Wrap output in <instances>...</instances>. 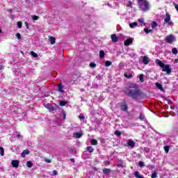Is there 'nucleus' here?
Here are the masks:
<instances>
[{
	"instance_id": "f257e3e1",
	"label": "nucleus",
	"mask_w": 178,
	"mask_h": 178,
	"mask_svg": "<svg viewBox=\"0 0 178 178\" xmlns=\"http://www.w3.org/2000/svg\"><path fill=\"white\" fill-rule=\"evenodd\" d=\"M124 94L127 97H130L132 99H138L141 95H143V92L138 89V85L136 83H131L129 86V88L124 90Z\"/></svg>"
},
{
	"instance_id": "f03ea898",
	"label": "nucleus",
	"mask_w": 178,
	"mask_h": 178,
	"mask_svg": "<svg viewBox=\"0 0 178 178\" xmlns=\"http://www.w3.org/2000/svg\"><path fill=\"white\" fill-rule=\"evenodd\" d=\"M155 62L158 66L163 68L162 72H165L167 74H170V73H172V69L170 68V65L163 63V62L161 61L159 59L156 60Z\"/></svg>"
},
{
	"instance_id": "7ed1b4c3",
	"label": "nucleus",
	"mask_w": 178,
	"mask_h": 178,
	"mask_svg": "<svg viewBox=\"0 0 178 178\" xmlns=\"http://www.w3.org/2000/svg\"><path fill=\"white\" fill-rule=\"evenodd\" d=\"M138 5L142 12H147L149 9V3L147 0H138Z\"/></svg>"
},
{
	"instance_id": "20e7f679",
	"label": "nucleus",
	"mask_w": 178,
	"mask_h": 178,
	"mask_svg": "<svg viewBox=\"0 0 178 178\" xmlns=\"http://www.w3.org/2000/svg\"><path fill=\"white\" fill-rule=\"evenodd\" d=\"M165 23H168L170 26L171 24H173V22L170 20V14H169V12H165V18L164 19Z\"/></svg>"
},
{
	"instance_id": "39448f33",
	"label": "nucleus",
	"mask_w": 178,
	"mask_h": 178,
	"mask_svg": "<svg viewBox=\"0 0 178 178\" xmlns=\"http://www.w3.org/2000/svg\"><path fill=\"white\" fill-rule=\"evenodd\" d=\"M173 41H175V36H173V35H169L166 36L165 42L168 44H172V42H173Z\"/></svg>"
},
{
	"instance_id": "423d86ee",
	"label": "nucleus",
	"mask_w": 178,
	"mask_h": 178,
	"mask_svg": "<svg viewBox=\"0 0 178 178\" xmlns=\"http://www.w3.org/2000/svg\"><path fill=\"white\" fill-rule=\"evenodd\" d=\"M120 109L123 112H127L129 106H127V102H126V101H124L123 103L120 105Z\"/></svg>"
},
{
	"instance_id": "0eeeda50",
	"label": "nucleus",
	"mask_w": 178,
	"mask_h": 178,
	"mask_svg": "<svg viewBox=\"0 0 178 178\" xmlns=\"http://www.w3.org/2000/svg\"><path fill=\"white\" fill-rule=\"evenodd\" d=\"M128 147H130V148H134L136 147V142L131 139H129L127 140Z\"/></svg>"
},
{
	"instance_id": "6e6552de",
	"label": "nucleus",
	"mask_w": 178,
	"mask_h": 178,
	"mask_svg": "<svg viewBox=\"0 0 178 178\" xmlns=\"http://www.w3.org/2000/svg\"><path fill=\"white\" fill-rule=\"evenodd\" d=\"M19 160H13L11 161V165L13 168H15V169H17V168H19Z\"/></svg>"
},
{
	"instance_id": "1a4fd4ad",
	"label": "nucleus",
	"mask_w": 178,
	"mask_h": 178,
	"mask_svg": "<svg viewBox=\"0 0 178 178\" xmlns=\"http://www.w3.org/2000/svg\"><path fill=\"white\" fill-rule=\"evenodd\" d=\"M111 41L114 43H116L119 41V37L116 34H112L111 35Z\"/></svg>"
},
{
	"instance_id": "9d476101",
	"label": "nucleus",
	"mask_w": 178,
	"mask_h": 178,
	"mask_svg": "<svg viewBox=\"0 0 178 178\" xmlns=\"http://www.w3.org/2000/svg\"><path fill=\"white\" fill-rule=\"evenodd\" d=\"M131 44H133V38H131L127 39L124 42V45H125V47H129V45H131Z\"/></svg>"
},
{
	"instance_id": "9b49d317",
	"label": "nucleus",
	"mask_w": 178,
	"mask_h": 178,
	"mask_svg": "<svg viewBox=\"0 0 178 178\" xmlns=\"http://www.w3.org/2000/svg\"><path fill=\"white\" fill-rule=\"evenodd\" d=\"M45 108H47V109H48L49 111H55L56 109V107H54V106L47 104L46 105H44Z\"/></svg>"
},
{
	"instance_id": "f8f14e48",
	"label": "nucleus",
	"mask_w": 178,
	"mask_h": 178,
	"mask_svg": "<svg viewBox=\"0 0 178 178\" xmlns=\"http://www.w3.org/2000/svg\"><path fill=\"white\" fill-rule=\"evenodd\" d=\"M49 41L51 45H54L55 42H56V38H55L54 36L49 37Z\"/></svg>"
},
{
	"instance_id": "ddd939ff",
	"label": "nucleus",
	"mask_w": 178,
	"mask_h": 178,
	"mask_svg": "<svg viewBox=\"0 0 178 178\" xmlns=\"http://www.w3.org/2000/svg\"><path fill=\"white\" fill-rule=\"evenodd\" d=\"M26 155H30V152L29 149H25L24 150L22 154H21V156L22 158H25L26 157Z\"/></svg>"
},
{
	"instance_id": "4468645a",
	"label": "nucleus",
	"mask_w": 178,
	"mask_h": 178,
	"mask_svg": "<svg viewBox=\"0 0 178 178\" xmlns=\"http://www.w3.org/2000/svg\"><path fill=\"white\" fill-rule=\"evenodd\" d=\"M143 63L144 65H148L149 63V58H148L147 56H144Z\"/></svg>"
},
{
	"instance_id": "2eb2a0df",
	"label": "nucleus",
	"mask_w": 178,
	"mask_h": 178,
	"mask_svg": "<svg viewBox=\"0 0 178 178\" xmlns=\"http://www.w3.org/2000/svg\"><path fill=\"white\" fill-rule=\"evenodd\" d=\"M156 86L157 87V88H158L159 90H160V91H164V90H163V86H162V84H161V83L156 82Z\"/></svg>"
},
{
	"instance_id": "dca6fc26",
	"label": "nucleus",
	"mask_w": 178,
	"mask_h": 178,
	"mask_svg": "<svg viewBox=\"0 0 178 178\" xmlns=\"http://www.w3.org/2000/svg\"><path fill=\"white\" fill-rule=\"evenodd\" d=\"M111 168H104L103 169L104 175H109V173H111Z\"/></svg>"
},
{
	"instance_id": "f3484780",
	"label": "nucleus",
	"mask_w": 178,
	"mask_h": 178,
	"mask_svg": "<svg viewBox=\"0 0 178 178\" xmlns=\"http://www.w3.org/2000/svg\"><path fill=\"white\" fill-rule=\"evenodd\" d=\"M86 150L88 151V152L92 153V152H94L95 149L91 146H88L86 147Z\"/></svg>"
},
{
	"instance_id": "a211bd4d",
	"label": "nucleus",
	"mask_w": 178,
	"mask_h": 178,
	"mask_svg": "<svg viewBox=\"0 0 178 178\" xmlns=\"http://www.w3.org/2000/svg\"><path fill=\"white\" fill-rule=\"evenodd\" d=\"M99 58L101 59H104V58H105V51H104V50H101L99 51Z\"/></svg>"
},
{
	"instance_id": "6ab92c4d",
	"label": "nucleus",
	"mask_w": 178,
	"mask_h": 178,
	"mask_svg": "<svg viewBox=\"0 0 178 178\" xmlns=\"http://www.w3.org/2000/svg\"><path fill=\"white\" fill-rule=\"evenodd\" d=\"M135 177H136V178H144V176L140 175V172L136 171L135 172Z\"/></svg>"
},
{
	"instance_id": "aec40b11",
	"label": "nucleus",
	"mask_w": 178,
	"mask_h": 178,
	"mask_svg": "<svg viewBox=\"0 0 178 178\" xmlns=\"http://www.w3.org/2000/svg\"><path fill=\"white\" fill-rule=\"evenodd\" d=\"M137 26H138V23H137V22H133V23L129 24V27L131 29H133L134 27H137Z\"/></svg>"
},
{
	"instance_id": "412c9836",
	"label": "nucleus",
	"mask_w": 178,
	"mask_h": 178,
	"mask_svg": "<svg viewBox=\"0 0 178 178\" xmlns=\"http://www.w3.org/2000/svg\"><path fill=\"white\" fill-rule=\"evenodd\" d=\"M62 88H63V86L60 83L58 86V91H59V92H63V90H62Z\"/></svg>"
},
{
	"instance_id": "4be33fe9",
	"label": "nucleus",
	"mask_w": 178,
	"mask_h": 178,
	"mask_svg": "<svg viewBox=\"0 0 178 178\" xmlns=\"http://www.w3.org/2000/svg\"><path fill=\"white\" fill-rule=\"evenodd\" d=\"M90 143L91 145H98V140L96 139H92Z\"/></svg>"
},
{
	"instance_id": "5701e85b",
	"label": "nucleus",
	"mask_w": 178,
	"mask_h": 178,
	"mask_svg": "<svg viewBox=\"0 0 178 178\" xmlns=\"http://www.w3.org/2000/svg\"><path fill=\"white\" fill-rule=\"evenodd\" d=\"M144 31H145V33H146V34H149V33H152L154 31V30L144 28Z\"/></svg>"
},
{
	"instance_id": "b1692460",
	"label": "nucleus",
	"mask_w": 178,
	"mask_h": 178,
	"mask_svg": "<svg viewBox=\"0 0 178 178\" xmlns=\"http://www.w3.org/2000/svg\"><path fill=\"white\" fill-rule=\"evenodd\" d=\"M105 66L106 67H109V66H112V62L111 61H109V60H106V62H105Z\"/></svg>"
},
{
	"instance_id": "393cba45",
	"label": "nucleus",
	"mask_w": 178,
	"mask_h": 178,
	"mask_svg": "<svg viewBox=\"0 0 178 178\" xmlns=\"http://www.w3.org/2000/svg\"><path fill=\"white\" fill-rule=\"evenodd\" d=\"M83 134H84L77 132V133L74 134V137H76V138H80L81 137V136H83Z\"/></svg>"
},
{
	"instance_id": "a878e982",
	"label": "nucleus",
	"mask_w": 178,
	"mask_h": 178,
	"mask_svg": "<svg viewBox=\"0 0 178 178\" xmlns=\"http://www.w3.org/2000/svg\"><path fill=\"white\" fill-rule=\"evenodd\" d=\"M114 134L115 136H117V137H120L122 136V132H120V131L116 130Z\"/></svg>"
},
{
	"instance_id": "bb28decb",
	"label": "nucleus",
	"mask_w": 178,
	"mask_h": 178,
	"mask_svg": "<svg viewBox=\"0 0 178 178\" xmlns=\"http://www.w3.org/2000/svg\"><path fill=\"white\" fill-rule=\"evenodd\" d=\"M152 27L153 29H156V27H158V23L154 21L152 22Z\"/></svg>"
},
{
	"instance_id": "cd10ccee",
	"label": "nucleus",
	"mask_w": 178,
	"mask_h": 178,
	"mask_svg": "<svg viewBox=\"0 0 178 178\" xmlns=\"http://www.w3.org/2000/svg\"><path fill=\"white\" fill-rule=\"evenodd\" d=\"M31 55L33 58H38V54H37L35 52H34L33 51H31Z\"/></svg>"
},
{
	"instance_id": "c85d7f7f",
	"label": "nucleus",
	"mask_w": 178,
	"mask_h": 178,
	"mask_svg": "<svg viewBox=\"0 0 178 178\" xmlns=\"http://www.w3.org/2000/svg\"><path fill=\"white\" fill-rule=\"evenodd\" d=\"M124 77H126L127 79H131V77H133V74H124Z\"/></svg>"
},
{
	"instance_id": "c756f323",
	"label": "nucleus",
	"mask_w": 178,
	"mask_h": 178,
	"mask_svg": "<svg viewBox=\"0 0 178 178\" xmlns=\"http://www.w3.org/2000/svg\"><path fill=\"white\" fill-rule=\"evenodd\" d=\"M172 54H174V55H177V52H178L177 48H176V47L172 48Z\"/></svg>"
},
{
	"instance_id": "7c9ffc66",
	"label": "nucleus",
	"mask_w": 178,
	"mask_h": 178,
	"mask_svg": "<svg viewBox=\"0 0 178 178\" xmlns=\"http://www.w3.org/2000/svg\"><path fill=\"white\" fill-rule=\"evenodd\" d=\"M0 151H1L0 154H1V156H3V155L5 154V149H3V147L0 146Z\"/></svg>"
},
{
	"instance_id": "2f4dec72",
	"label": "nucleus",
	"mask_w": 178,
	"mask_h": 178,
	"mask_svg": "<svg viewBox=\"0 0 178 178\" xmlns=\"http://www.w3.org/2000/svg\"><path fill=\"white\" fill-rule=\"evenodd\" d=\"M139 79H140V83H144V74H140V76H139Z\"/></svg>"
},
{
	"instance_id": "473e14b6",
	"label": "nucleus",
	"mask_w": 178,
	"mask_h": 178,
	"mask_svg": "<svg viewBox=\"0 0 178 178\" xmlns=\"http://www.w3.org/2000/svg\"><path fill=\"white\" fill-rule=\"evenodd\" d=\"M67 104V102H66L65 101H60L59 103L60 106H65V105H66Z\"/></svg>"
},
{
	"instance_id": "72a5a7b5",
	"label": "nucleus",
	"mask_w": 178,
	"mask_h": 178,
	"mask_svg": "<svg viewBox=\"0 0 178 178\" xmlns=\"http://www.w3.org/2000/svg\"><path fill=\"white\" fill-rule=\"evenodd\" d=\"M26 165L28 168H33V163L31 161H27L26 162Z\"/></svg>"
},
{
	"instance_id": "f704fd0d",
	"label": "nucleus",
	"mask_w": 178,
	"mask_h": 178,
	"mask_svg": "<svg viewBox=\"0 0 178 178\" xmlns=\"http://www.w3.org/2000/svg\"><path fill=\"white\" fill-rule=\"evenodd\" d=\"M170 149V147L166 145L164 146V151L168 154V152H169V149Z\"/></svg>"
},
{
	"instance_id": "c9c22d12",
	"label": "nucleus",
	"mask_w": 178,
	"mask_h": 178,
	"mask_svg": "<svg viewBox=\"0 0 178 178\" xmlns=\"http://www.w3.org/2000/svg\"><path fill=\"white\" fill-rule=\"evenodd\" d=\"M17 24L18 29H22V27L23 26V24L22 23V22H20V21L17 22Z\"/></svg>"
},
{
	"instance_id": "e433bc0d",
	"label": "nucleus",
	"mask_w": 178,
	"mask_h": 178,
	"mask_svg": "<svg viewBox=\"0 0 178 178\" xmlns=\"http://www.w3.org/2000/svg\"><path fill=\"white\" fill-rule=\"evenodd\" d=\"M90 66L92 67V69H95V67H97V64L95 63H90Z\"/></svg>"
},
{
	"instance_id": "4c0bfd02",
	"label": "nucleus",
	"mask_w": 178,
	"mask_h": 178,
	"mask_svg": "<svg viewBox=\"0 0 178 178\" xmlns=\"http://www.w3.org/2000/svg\"><path fill=\"white\" fill-rule=\"evenodd\" d=\"M152 178H156L158 177V175L156 174V172H154L152 174V176H151Z\"/></svg>"
},
{
	"instance_id": "58836bf2",
	"label": "nucleus",
	"mask_w": 178,
	"mask_h": 178,
	"mask_svg": "<svg viewBox=\"0 0 178 178\" xmlns=\"http://www.w3.org/2000/svg\"><path fill=\"white\" fill-rule=\"evenodd\" d=\"M15 37H17V38L18 40H21L22 39V35H20L19 33L15 34Z\"/></svg>"
},
{
	"instance_id": "ea45409f",
	"label": "nucleus",
	"mask_w": 178,
	"mask_h": 178,
	"mask_svg": "<svg viewBox=\"0 0 178 178\" xmlns=\"http://www.w3.org/2000/svg\"><path fill=\"white\" fill-rule=\"evenodd\" d=\"M33 20H38V19H40V17L37 16V15H33L32 17Z\"/></svg>"
},
{
	"instance_id": "a19ab883",
	"label": "nucleus",
	"mask_w": 178,
	"mask_h": 178,
	"mask_svg": "<svg viewBox=\"0 0 178 178\" xmlns=\"http://www.w3.org/2000/svg\"><path fill=\"white\" fill-rule=\"evenodd\" d=\"M138 165L140 166V168L145 166V165H144V162H143V161H139Z\"/></svg>"
},
{
	"instance_id": "79ce46f5",
	"label": "nucleus",
	"mask_w": 178,
	"mask_h": 178,
	"mask_svg": "<svg viewBox=\"0 0 178 178\" xmlns=\"http://www.w3.org/2000/svg\"><path fill=\"white\" fill-rule=\"evenodd\" d=\"M79 119H80V120H84L86 117L84 115H79Z\"/></svg>"
},
{
	"instance_id": "37998d69",
	"label": "nucleus",
	"mask_w": 178,
	"mask_h": 178,
	"mask_svg": "<svg viewBox=\"0 0 178 178\" xmlns=\"http://www.w3.org/2000/svg\"><path fill=\"white\" fill-rule=\"evenodd\" d=\"M57 175H58V171L54 170L52 171V175H53V176H56Z\"/></svg>"
},
{
	"instance_id": "c03bdc74",
	"label": "nucleus",
	"mask_w": 178,
	"mask_h": 178,
	"mask_svg": "<svg viewBox=\"0 0 178 178\" xmlns=\"http://www.w3.org/2000/svg\"><path fill=\"white\" fill-rule=\"evenodd\" d=\"M173 5H174V6H175L176 10L178 12V4H177L176 3L174 2V3H173Z\"/></svg>"
},
{
	"instance_id": "a18cd8bd",
	"label": "nucleus",
	"mask_w": 178,
	"mask_h": 178,
	"mask_svg": "<svg viewBox=\"0 0 178 178\" xmlns=\"http://www.w3.org/2000/svg\"><path fill=\"white\" fill-rule=\"evenodd\" d=\"M44 162H46L47 163H51V159H45Z\"/></svg>"
},
{
	"instance_id": "49530a36",
	"label": "nucleus",
	"mask_w": 178,
	"mask_h": 178,
	"mask_svg": "<svg viewBox=\"0 0 178 178\" xmlns=\"http://www.w3.org/2000/svg\"><path fill=\"white\" fill-rule=\"evenodd\" d=\"M104 165H111V161H106L104 162Z\"/></svg>"
},
{
	"instance_id": "de8ad7c7",
	"label": "nucleus",
	"mask_w": 178,
	"mask_h": 178,
	"mask_svg": "<svg viewBox=\"0 0 178 178\" xmlns=\"http://www.w3.org/2000/svg\"><path fill=\"white\" fill-rule=\"evenodd\" d=\"M63 120H65V119H66V113L63 111Z\"/></svg>"
},
{
	"instance_id": "09e8293b",
	"label": "nucleus",
	"mask_w": 178,
	"mask_h": 178,
	"mask_svg": "<svg viewBox=\"0 0 178 178\" xmlns=\"http://www.w3.org/2000/svg\"><path fill=\"white\" fill-rule=\"evenodd\" d=\"M139 119H140V120H144V117L143 116L142 113H140V115L139 116Z\"/></svg>"
},
{
	"instance_id": "8fccbe9b",
	"label": "nucleus",
	"mask_w": 178,
	"mask_h": 178,
	"mask_svg": "<svg viewBox=\"0 0 178 178\" xmlns=\"http://www.w3.org/2000/svg\"><path fill=\"white\" fill-rule=\"evenodd\" d=\"M139 23H140V24H144V20L143 19H139L138 20Z\"/></svg>"
},
{
	"instance_id": "3c124183",
	"label": "nucleus",
	"mask_w": 178,
	"mask_h": 178,
	"mask_svg": "<svg viewBox=\"0 0 178 178\" xmlns=\"http://www.w3.org/2000/svg\"><path fill=\"white\" fill-rule=\"evenodd\" d=\"M26 29H29V22H24Z\"/></svg>"
},
{
	"instance_id": "603ef678",
	"label": "nucleus",
	"mask_w": 178,
	"mask_h": 178,
	"mask_svg": "<svg viewBox=\"0 0 178 178\" xmlns=\"http://www.w3.org/2000/svg\"><path fill=\"white\" fill-rule=\"evenodd\" d=\"M21 137H22V135H20V134H17V138H20Z\"/></svg>"
},
{
	"instance_id": "864d4df0",
	"label": "nucleus",
	"mask_w": 178,
	"mask_h": 178,
	"mask_svg": "<svg viewBox=\"0 0 178 178\" xmlns=\"http://www.w3.org/2000/svg\"><path fill=\"white\" fill-rule=\"evenodd\" d=\"M3 69H4V67L2 65H0V70H3Z\"/></svg>"
},
{
	"instance_id": "5fc2aeb1",
	"label": "nucleus",
	"mask_w": 178,
	"mask_h": 178,
	"mask_svg": "<svg viewBox=\"0 0 178 178\" xmlns=\"http://www.w3.org/2000/svg\"><path fill=\"white\" fill-rule=\"evenodd\" d=\"M132 3H133L131 1H129V5L127 6H131L132 5Z\"/></svg>"
},
{
	"instance_id": "6e6d98bb",
	"label": "nucleus",
	"mask_w": 178,
	"mask_h": 178,
	"mask_svg": "<svg viewBox=\"0 0 178 178\" xmlns=\"http://www.w3.org/2000/svg\"><path fill=\"white\" fill-rule=\"evenodd\" d=\"M94 170L95 171V172H97V170H98V168H97V167H94Z\"/></svg>"
},
{
	"instance_id": "4d7b16f0",
	"label": "nucleus",
	"mask_w": 178,
	"mask_h": 178,
	"mask_svg": "<svg viewBox=\"0 0 178 178\" xmlns=\"http://www.w3.org/2000/svg\"><path fill=\"white\" fill-rule=\"evenodd\" d=\"M9 13H12L13 12V10H12L11 9L8 10Z\"/></svg>"
},
{
	"instance_id": "13d9d810",
	"label": "nucleus",
	"mask_w": 178,
	"mask_h": 178,
	"mask_svg": "<svg viewBox=\"0 0 178 178\" xmlns=\"http://www.w3.org/2000/svg\"><path fill=\"white\" fill-rule=\"evenodd\" d=\"M175 63H178V58L175 59Z\"/></svg>"
},
{
	"instance_id": "bf43d9fd",
	"label": "nucleus",
	"mask_w": 178,
	"mask_h": 178,
	"mask_svg": "<svg viewBox=\"0 0 178 178\" xmlns=\"http://www.w3.org/2000/svg\"><path fill=\"white\" fill-rule=\"evenodd\" d=\"M72 162H74V159H71Z\"/></svg>"
},
{
	"instance_id": "052dcab7",
	"label": "nucleus",
	"mask_w": 178,
	"mask_h": 178,
	"mask_svg": "<svg viewBox=\"0 0 178 178\" xmlns=\"http://www.w3.org/2000/svg\"><path fill=\"white\" fill-rule=\"evenodd\" d=\"M0 33H2V29H0Z\"/></svg>"
}]
</instances>
